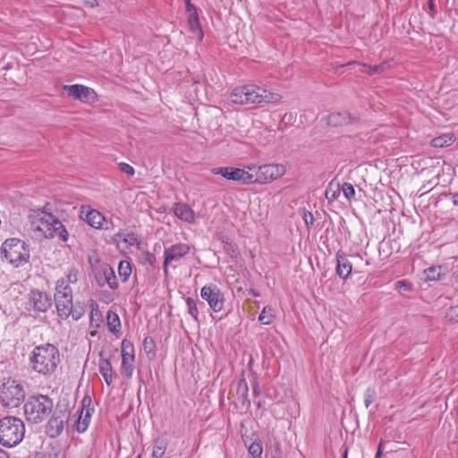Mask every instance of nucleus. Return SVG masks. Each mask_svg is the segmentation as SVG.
Segmentation results:
<instances>
[{
	"instance_id": "nucleus-1",
	"label": "nucleus",
	"mask_w": 458,
	"mask_h": 458,
	"mask_svg": "<svg viewBox=\"0 0 458 458\" xmlns=\"http://www.w3.org/2000/svg\"><path fill=\"white\" fill-rule=\"evenodd\" d=\"M31 369L42 376L53 374L60 362L59 350L51 344L34 347L30 358Z\"/></svg>"
},
{
	"instance_id": "nucleus-2",
	"label": "nucleus",
	"mask_w": 458,
	"mask_h": 458,
	"mask_svg": "<svg viewBox=\"0 0 458 458\" xmlns=\"http://www.w3.org/2000/svg\"><path fill=\"white\" fill-rule=\"evenodd\" d=\"M54 298L57 315L62 319H67L72 316V319L77 321L84 315L85 309L82 305L80 303L73 305L72 290L64 278L57 280Z\"/></svg>"
},
{
	"instance_id": "nucleus-3",
	"label": "nucleus",
	"mask_w": 458,
	"mask_h": 458,
	"mask_svg": "<svg viewBox=\"0 0 458 458\" xmlns=\"http://www.w3.org/2000/svg\"><path fill=\"white\" fill-rule=\"evenodd\" d=\"M229 98L232 103L239 105L277 103L281 99V95L256 85H244L235 88Z\"/></svg>"
},
{
	"instance_id": "nucleus-4",
	"label": "nucleus",
	"mask_w": 458,
	"mask_h": 458,
	"mask_svg": "<svg viewBox=\"0 0 458 458\" xmlns=\"http://www.w3.org/2000/svg\"><path fill=\"white\" fill-rule=\"evenodd\" d=\"M53 407V400L48 395L36 394L29 397L23 409L27 420L38 424L50 415Z\"/></svg>"
},
{
	"instance_id": "nucleus-5",
	"label": "nucleus",
	"mask_w": 458,
	"mask_h": 458,
	"mask_svg": "<svg viewBox=\"0 0 458 458\" xmlns=\"http://www.w3.org/2000/svg\"><path fill=\"white\" fill-rule=\"evenodd\" d=\"M25 425L21 419L7 416L0 420V445L13 447L24 437Z\"/></svg>"
},
{
	"instance_id": "nucleus-6",
	"label": "nucleus",
	"mask_w": 458,
	"mask_h": 458,
	"mask_svg": "<svg viewBox=\"0 0 458 458\" xmlns=\"http://www.w3.org/2000/svg\"><path fill=\"white\" fill-rule=\"evenodd\" d=\"M1 254L2 257L15 267L23 266L30 259L28 245L17 238L5 240L1 247Z\"/></svg>"
},
{
	"instance_id": "nucleus-7",
	"label": "nucleus",
	"mask_w": 458,
	"mask_h": 458,
	"mask_svg": "<svg viewBox=\"0 0 458 458\" xmlns=\"http://www.w3.org/2000/svg\"><path fill=\"white\" fill-rule=\"evenodd\" d=\"M25 397L23 386L8 378L0 386V403L5 407H18Z\"/></svg>"
},
{
	"instance_id": "nucleus-8",
	"label": "nucleus",
	"mask_w": 458,
	"mask_h": 458,
	"mask_svg": "<svg viewBox=\"0 0 458 458\" xmlns=\"http://www.w3.org/2000/svg\"><path fill=\"white\" fill-rule=\"evenodd\" d=\"M252 171V183L264 184L281 177L284 173V167L282 165L268 164L260 166H248Z\"/></svg>"
},
{
	"instance_id": "nucleus-9",
	"label": "nucleus",
	"mask_w": 458,
	"mask_h": 458,
	"mask_svg": "<svg viewBox=\"0 0 458 458\" xmlns=\"http://www.w3.org/2000/svg\"><path fill=\"white\" fill-rule=\"evenodd\" d=\"M200 297L208 302L209 309L218 313L225 304V297L221 289L215 284H208L200 289Z\"/></svg>"
},
{
	"instance_id": "nucleus-10",
	"label": "nucleus",
	"mask_w": 458,
	"mask_h": 458,
	"mask_svg": "<svg viewBox=\"0 0 458 458\" xmlns=\"http://www.w3.org/2000/svg\"><path fill=\"white\" fill-rule=\"evenodd\" d=\"M91 398L89 395L84 396L81 401V409L78 410L72 419L71 418L70 420L74 422L76 430L79 433L85 432L89 425L91 416L94 412V407L91 406Z\"/></svg>"
},
{
	"instance_id": "nucleus-11",
	"label": "nucleus",
	"mask_w": 458,
	"mask_h": 458,
	"mask_svg": "<svg viewBox=\"0 0 458 458\" xmlns=\"http://www.w3.org/2000/svg\"><path fill=\"white\" fill-rule=\"evenodd\" d=\"M70 420V416L66 415V408H57L47 424L46 433L51 438L59 437L64 430V423Z\"/></svg>"
},
{
	"instance_id": "nucleus-12",
	"label": "nucleus",
	"mask_w": 458,
	"mask_h": 458,
	"mask_svg": "<svg viewBox=\"0 0 458 458\" xmlns=\"http://www.w3.org/2000/svg\"><path fill=\"white\" fill-rule=\"evenodd\" d=\"M52 306V298L47 293L32 290L30 293L27 309L34 312H47Z\"/></svg>"
},
{
	"instance_id": "nucleus-13",
	"label": "nucleus",
	"mask_w": 458,
	"mask_h": 458,
	"mask_svg": "<svg viewBox=\"0 0 458 458\" xmlns=\"http://www.w3.org/2000/svg\"><path fill=\"white\" fill-rule=\"evenodd\" d=\"M190 251V246L185 243L174 244L169 248H165L164 251V273L167 276V267L173 261H178Z\"/></svg>"
},
{
	"instance_id": "nucleus-14",
	"label": "nucleus",
	"mask_w": 458,
	"mask_h": 458,
	"mask_svg": "<svg viewBox=\"0 0 458 458\" xmlns=\"http://www.w3.org/2000/svg\"><path fill=\"white\" fill-rule=\"evenodd\" d=\"M64 90L72 98L82 102L93 101L96 98V93L92 89L81 84L64 86Z\"/></svg>"
},
{
	"instance_id": "nucleus-15",
	"label": "nucleus",
	"mask_w": 458,
	"mask_h": 458,
	"mask_svg": "<svg viewBox=\"0 0 458 458\" xmlns=\"http://www.w3.org/2000/svg\"><path fill=\"white\" fill-rule=\"evenodd\" d=\"M95 279L100 287L106 284L110 289L116 290L119 286L114 269L107 264L101 266L98 274L95 273Z\"/></svg>"
},
{
	"instance_id": "nucleus-16",
	"label": "nucleus",
	"mask_w": 458,
	"mask_h": 458,
	"mask_svg": "<svg viewBox=\"0 0 458 458\" xmlns=\"http://www.w3.org/2000/svg\"><path fill=\"white\" fill-rule=\"evenodd\" d=\"M172 210L180 220L185 223L194 224L196 222L195 212L186 203L175 202L173 205Z\"/></svg>"
},
{
	"instance_id": "nucleus-17",
	"label": "nucleus",
	"mask_w": 458,
	"mask_h": 458,
	"mask_svg": "<svg viewBox=\"0 0 458 458\" xmlns=\"http://www.w3.org/2000/svg\"><path fill=\"white\" fill-rule=\"evenodd\" d=\"M81 216L95 229H107L104 226L106 222V217L96 209L81 210Z\"/></svg>"
},
{
	"instance_id": "nucleus-18",
	"label": "nucleus",
	"mask_w": 458,
	"mask_h": 458,
	"mask_svg": "<svg viewBox=\"0 0 458 458\" xmlns=\"http://www.w3.org/2000/svg\"><path fill=\"white\" fill-rule=\"evenodd\" d=\"M359 118L352 115L349 112H335L331 113L327 117V123L331 126H342L357 123Z\"/></svg>"
},
{
	"instance_id": "nucleus-19",
	"label": "nucleus",
	"mask_w": 458,
	"mask_h": 458,
	"mask_svg": "<svg viewBox=\"0 0 458 458\" xmlns=\"http://www.w3.org/2000/svg\"><path fill=\"white\" fill-rule=\"evenodd\" d=\"M46 211H41L37 215L38 218L32 221V229L38 232H40L41 234L47 239L54 238V231L52 229H48V225H50V219L45 217Z\"/></svg>"
},
{
	"instance_id": "nucleus-20",
	"label": "nucleus",
	"mask_w": 458,
	"mask_h": 458,
	"mask_svg": "<svg viewBox=\"0 0 458 458\" xmlns=\"http://www.w3.org/2000/svg\"><path fill=\"white\" fill-rule=\"evenodd\" d=\"M352 266L345 253L338 250L336 253V274L339 277L346 279L352 273Z\"/></svg>"
},
{
	"instance_id": "nucleus-21",
	"label": "nucleus",
	"mask_w": 458,
	"mask_h": 458,
	"mask_svg": "<svg viewBox=\"0 0 458 458\" xmlns=\"http://www.w3.org/2000/svg\"><path fill=\"white\" fill-rule=\"evenodd\" d=\"M100 360L98 362V370L101 376L104 377L105 382L107 386H111L113 383L114 376H116L113 372L111 362L108 359L103 357V352L99 353Z\"/></svg>"
},
{
	"instance_id": "nucleus-22",
	"label": "nucleus",
	"mask_w": 458,
	"mask_h": 458,
	"mask_svg": "<svg viewBox=\"0 0 458 458\" xmlns=\"http://www.w3.org/2000/svg\"><path fill=\"white\" fill-rule=\"evenodd\" d=\"M227 180L241 182L242 184H251V173L242 168L230 167L229 176Z\"/></svg>"
},
{
	"instance_id": "nucleus-23",
	"label": "nucleus",
	"mask_w": 458,
	"mask_h": 458,
	"mask_svg": "<svg viewBox=\"0 0 458 458\" xmlns=\"http://www.w3.org/2000/svg\"><path fill=\"white\" fill-rule=\"evenodd\" d=\"M188 26L191 33H193L199 40L203 38L204 33L199 22L198 12L187 13Z\"/></svg>"
},
{
	"instance_id": "nucleus-24",
	"label": "nucleus",
	"mask_w": 458,
	"mask_h": 458,
	"mask_svg": "<svg viewBox=\"0 0 458 458\" xmlns=\"http://www.w3.org/2000/svg\"><path fill=\"white\" fill-rule=\"evenodd\" d=\"M446 272L447 269L444 266H432L424 271L426 279L428 281L440 280L446 275Z\"/></svg>"
},
{
	"instance_id": "nucleus-25",
	"label": "nucleus",
	"mask_w": 458,
	"mask_h": 458,
	"mask_svg": "<svg viewBox=\"0 0 458 458\" xmlns=\"http://www.w3.org/2000/svg\"><path fill=\"white\" fill-rule=\"evenodd\" d=\"M114 242H116L119 247L121 244H124L125 247L132 246L138 243V238L134 233H124L119 232L114 234Z\"/></svg>"
},
{
	"instance_id": "nucleus-26",
	"label": "nucleus",
	"mask_w": 458,
	"mask_h": 458,
	"mask_svg": "<svg viewBox=\"0 0 458 458\" xmlns=\"http://www.w3.org/2000/svg\"><path fill=\"white\" fill-rule=\"evenodd\" d=\"M107 327L111 333L117 334L121 329V320L118 314L109 310L106 314Z\"/></svg>"
},
{
	"instance_id": "nucleus-27",
	"label": "nucleus",
	"mask_w": 458,
	"mask_h": 458,
	"mask_svg": "<svg viewBox=\"0 0 458 458\" xmlns=\"http://www.w3.org/2000/svg\"><path fill=\"white\" fill-rule=\"evenodd\" d=\"M168 443L165 439L157 438L154 441L151 458H162L165 454Z\"/></svg>"
},
{
	"instance_id": "nucleus-28",
	"label": "nucleus",
	"mask_w": 458,
	"mask_h": 458,
	"mask_svg": "<svg viewBox=\"0 0 458 458\" xmlns=\"http://www.w3.org/2000/svg\"><path fill=\"white\" fill-rule=\"evenodd\" d=\"M122 360H134V346L129 340L123 339L121 346Z\"/></svg>"
},
{
	"instance_id": "nucleus-29",
	"label": "nucleus",
	"mask_w": 458,
	"mask_h": 458,
	"mask_svg": "<svg viewBox=\"0 0 458 458\" xmlns=\"http://www.w3.org/2000/svg\"><path fill=\"white\" fill-rule=\"evenodd\" d=\"M236 394L239 399H242V402H248L250 403V400L248 399L249 394V386L245 378H241L237 384Z\"/></svg>"
},
{
	"instance_id": "nucleus-30",
	"label": "nucleus",
	"mask_w": 458,
	"mask_h": 458,
	"mask_svg": "<svg viewBox=\"0 0 458 458\" xmlns=\"http://www.w3.org/2000/svg\"><path fill=\"white\" fill-rule=\"evenodd\" d=\"M118 274L121 280L126 282L131 274V266L128 260H121L118 266Z\"/></svg>"
},
{
	"instance_id": "nucleus-31",
	"label": "nucleus",
	"mask_w": 458,
	"mask_h": 458,
	"mask_svg": "<svg viewBox=\"0 0 458 458\" xmlns=\"http://www.w3.org/2000/svg\"><path fill=\"white\" fill-rule=\"evenodd\" d=\"M143 350L149 360H153L156 356V344L152 337L146 336L143 340Z\"/></svg>"
},
{
	"instance_id": "nucleus-32",
	"label": "nucleus",
	"mask_w": 458,
	"mask_h": 458,
	"mask_svg": "<svg viewBox=\"0 0 458 458\" xmlns=\"http://www.w3.org/2000/svg\"><path fill=\"white\" fill-rule=\"evenodd\" d=\"M454 141L453 136L444 134L439 137H436L431 140V146L434 148H444L450 146Z\"/></svg>"
},
{
	"instance_id": "nucleus-33",
	"label": "nucleus",
	"mask_w": 458,
	"mask_h": 458,
	"mask_svg": "<svg viewBox=\"0 0 458 458\" xmlns=\"http://www.w3.org/2000/svg\"><path fill=\"white\" fill-rule=\"evenodd\" d=\"M274 310L271 307H264L259 316V321L263 325H270L274 320Z\"/></svg>"
},
{
	"instance_id": "nucleus-34",
	"label": "nucleus",
	"mask_w": 458,
	"mask_h": 458,
	"mask_svg": "<svg viewBox=\"0 0 458 458\" xmlns=\"http://www.w3.org/2000/svg\"><path fill=\"white\" fill-rule=\"evenodd\" d=\"M362 66L364 67V72H367V73H369L370 75H374V74L381 73L389 65H388L387 62H383V63H381L379 64H376V65H369V64H362Z\"/></svg>"
},
{
	"instance_id": "nucleus-35",
	"label": "nucleus",
	"mask_w": 458,
	"mask_h": 458,
	"mask_svg": "<svg viewBox=\"0 0 458 458\" xmlns=\"http://www.w3.org/2000/svg\"><path fill=\"white\" fill-rule=\"evenodd\" d=\"M187 306L188 314L196 321L199 322V309L195 300L191 297H188L185 300Z\"/></svg>"
},
{
	"instance_id": "nucleus-36",
	"label": "nucleus",
	"mask_w": 458,
	"mask_h": 458,
	"mask_svg": "<svg viewBox=\"0 0 458 458\" xmlns=\"http://www.w3.org/2000/svg\"><path fill=\"white\" fill-rule=\"evenodd\" d=\"M262 452L263 447L259 440L253 441L248 447L250 458H261Z\"/></svg>"
},
{
	"instance_id": "nucleus-37",
	"label": "nucleus",
	"mask_w": 458,
	"mask_h": 458,
	"mask_svg": "<svg viewBox=\"0 0 458 458\" xmlns=\"http://www.w3.org/2000/svg\"><path fill=\"white\" fill-rule=\"evenodd\" d=\"M62 454V448L59 445H50L49 451L46 453H39L37 454L38 458H60Z\"/></svg>"
},
{
	"instance_id": "nucleus-38",
	"label": "nucleus",
	"mask_w": 458,
	"mask_h": 458,
	"mask_svg": "<svg viewBox=\"0 0 458 458\" xmlns=\"http://www.w3.org/2000/svg\"><path fill=\"white\" fill-rule=\"evenodd\" d=\"M134 360H122V365H121V373L126 377L131 378L133 374L134 366H133Z\"/></svg>"
},
{
	"instance_id": "nucleus-39",
	"label": "nucleus",
	"mask_w": 458,
	"mask_h": 458,
	"mask_svg": "<svg viewBox=\"0 0 458 458\" xmlns=\"http://www.w3.org/2000/svg\"><path fill=\"white\" fill-rule=\"evenodd\" d=\"M340 193L339 184H337L334 189L333 183L330 182L326 190V198L329 202H333L338 199Z\"/></svg>"
},
{
	"instance_id": "nucleus-40",
	"label": "nucleus",
	"mask_w": 458,
	"mask_h": 458,
	"mask_svg": "<svg viewBox=\"0 0 458 458\" xmlns=\"http://www.w3.org/2000/svg\"><path fill=\"white\" fill-rule=\"evenodd\" d=\"M55 225H57V227H55V237H58L60 240L66 242L68 240V236H69V233H68L66 228L64 227V225L62 224L61 221H59L58 223H55Z\"/></svg>"
},
{
	"instance_id": "nucleus-41",
	"label": "nucleus",
	"mask_w": 458,
	"mask_h": 458,
	"mask_svg": "<svg viewBox=\"0 0 458 458\" xmlns=\"http://www.w3.org/2000/svg\"><path fill=\"white\" fill-rule=\"evenodd\" d=\"M377 395L376 389L374 387H368L364 392V404L366 408H369L371 403L375 401Z\"/></svg>"
},
{
	"instance_id": "nucleus-42",
	"label": "nucleus",
	"mask_w": 458,
	"mask_h": 458,
	"mask_svg": "<svg viewBox=\"0 0 458 458\" xmlns=\"http://www.w3.org/2000/svg\"><path fill=\"white\" fill-rule=\"evenodd\" d=\"M342 191H343L344 196L345 197V199L347 200H351L353 199V197L355 195V190L352 183L344 182L342 185Z\"/></svg>"
},
{
	"instance_id": "nucleus-43",
	"label": "nucleus",
	"mask_w": 458,
	"mask_h": 458,
	"mask_svg": "<svg viewBox=\"0 0 458 458\" xmlns=\"http://www.w3.org/2000/svg\"><path fill=\"white\" fill-rule=\"evenodd\" d=\"M79 271L75 267H71L67 273L66 278L67 281L65 283L70 285V284H75L78 282Z\"/></svg>"
},
{
	"instance_id": "nucleus-44",
	"label": "nucleus",
	"mask_w": 458,
	"mask_h": 458,
	"mask_svg": "<svg viewBox=\"0 0 458 458\" xmlns=\"http://www.w3.org/2000/svg\"><path fill=\"white\" fill-rule=\"evenodd\" d=\"M230 167L231 166L215 167L211 169V173L215 175L220 174L224 178L227 179V176H229Z\"/></svg>"
},
{
	"instance_id": "nucleus-45",
	"label": "nucleus",
	"mask_w": 458,
	"mask_h": 458,
	"mask_svg": "<svg viewBox=\"0 0 458 458\" xmlns=\"http://www.w3.org/2000/svg\"><path fill=\"white\" fill-rule=\"evenodd\" d=\"M118 166L122 172L127 174L130 176H132L135 174L134 168L127 163H119Z\"/></svg>"
},
{
	"instance_id": "nucleus-46",
	"label": "nucleus",
	"mask_w": 458,
	"mask_h": 458,
	"mask_svg": "<svg viewBox=\"0 0 458 458\" xmlns=\"http://www.w3.org/2000/svg\"><path fill=\"white\" fill-rule=\"evenodd\" d=\"M303 220L306 224V226L308 228L311 227L313 225H314V222H315V218H314V216L311 212L310 211H303Z\"/></svg>"
},
{
	"instance_id": "nucleus-47",
	"label": "nucleus",
	"mask_w": 458,
	"mask_h": 458,
	"mask_svg": "<svg viewBox=\"0 0 458 458\" xmlns=\"http://www.w3.org/2000/svg\"><path fill=\"white\" fill-rule=\"evenodd\" d=\"M45 217L50 219V225H48V229H52L55 232V227H57V225H55V223H58L60 220L50 213H45Z\"/></svg>"
},
{
	"instance_id": "nucleus-48",
	"label": "nucleus",
	"mask_w": 458,
	"mask_h": 458,
	"mask_svg": "<svg viewBox=\"0 0 458 458\" xmlns=\"http://www.w3.org/2000/svg\"><path fill=\"white\" fill-rule=\"evenodd\" d=\"M143 260L145 263L150 265V266H153L154 263L156 262V257L154 254L148 252V251H146L144 254H143Z\"/></svg>"
},
{
	"instance_id": "nucleus-49",
	"label": "nucleus",
	"mask_w": 458,
	"mask_h": 458,
	"mask_svg": "<svg viewBox=\"0 0 458 458\" xmlns=\"http://www.w3.org/2000/svg\"><path fill=\"white\" fill-rule=\"evenodd\" d=\"M447 317L452 320L458 319V305L453 306L449 309Z\"/></svg>"
},
{
	"instance_id": "nucleus-50",
	"label": "nucleus",
	"mask_w": 458,
	"mask_h": 458,
	"mask_svg": "<svg viewBox=\"0 0 458 458\" xmlns=\"http://www.w3.org/2000/svg\"><path fill=\"white\" fill-rule=\"evenodd\" d=\"M395 288L398 290L404 289L410 291L411 289V285L406 281H397L395 283Z\"/></svg>"
},
{
	"instance_id": "nucleus-51",
	"label": "nucleus",
	"mask_w": 458,
	"mask_h": 458,
	"mask_svg": "<svg viewBox=\"0 0 458 458\" xmlns=\"http://www.w3.org/2000/svg\"><path fill=\"white\" fill-rule=\"evenodd\" d=\"M252 392H253V395L255 397H258L260 394L259 385V382H258L257 378L253 379V382H252Z\"/></svg>"
},
{
	"instance_id": "nucleus-52",
	"label": "nucleus",
	"mask_w": 458,
	"mask_h": 458,
	"mask_svg": "<svg viewBox=\"0 0 458 458\" xmlns=\"http://www.w3.org/2000/svg\"><path fill=\"white\" fill-rule=\"evenodd\" d=\"M186 5V13H191L193 12H198L197 7L191 3V0H184Z\"/></svg>"
},
{
	"instance_id": "nucleus-53",
	"label": "nucleus",
	"mask_w": 458,
	"mask_h": 458,
	"mask_svg": "<svg viewBox=\"0 0 458 458\" xmlns=\"http://www.w3.org/2000/svg\"><path fill=\"white\" fill-rule=\"evenodd\" d=\"M428 9L430 11V16L431 17H435V14H436L437 11H436V5H435L434 0H428Z\"/></svg>"
},
{
	"instance_id": "nucleus-54",
	"label": "nucleus",
	"mask_w": 458,
	"mask_h": 458,
	"mask_svg": "<svg viewBox=\"0 0 458 458\" xmlns=\"http://www.w3.org/2000/svg\"><path fill=\"white\" fill-rule=\"evenodd\" d=\"M384 450V441L380 440L375 458H380Z\"/></svg>"
},
{
	"instance_id": "nucleus-55",
	"label": "nucleus",
	"mask_w": 458,
	"mask_h": 458,
	"mask_svg": "<svg viewBox=\"0 0 458 458\" xmlns=\"http://www.w3.org/2000/svg\"><path fill=\"white\" fill-rule=\"evenodd\" d=\"M83 4L89 8L98 5V2L97 0H83Z\"/></svg>"
},
{
	"instance_id": "nucleus-56",
	"label": "nucleus",
	"mask_w": 458,
	"mask_h": 458,
	"mask_svg": "<svg viewBox=\"0 0 458 458\" xmlns=\"http://www.w3.org/2000/svg\"><path fill=\"white\" fill-rule=\"evenodd\" d=\"M452 200L455 206H458V192L452 194Z\"/></svg>"
},
{
	"instance_id": "nucleus-57",
	"label": "nucleus",
	"mask_w": 458,
	"mask_h": 458,
	"mask_svg": "<svg viewBox=\"0 0 458 458\" xmlns=\"http://www.w3.org/2000/svg\"><path fill=\"white\" fill-rule=\"evenodd\" d=\"M0 458H9L8 454L0 448Z\"/></svg>"
},
{
	"instance_id": "nucleus-58",
	"label": "nucleus",
	"mask_w": 458,
	"mask_h": 458,
	"mask_svg": "<svg viewBox=\"0 0 458 458\" xmlns=\"http://www.w3.org/2000/svg\"><path fill=\"white\" fill-rule=\"evenodd\" d=\"M250 293L255 297H259L260 295L259 293L255 290H250Z\"/></svg>"
},
{
	"instance_id": "nucleus-59",
	"label": "nucleus",
	"mask_w": 458,
	"mask_h": 458,
	"mask_svg": "<svg viewBox=\"0 0 458 458\" xmlns=\"http://www.w3.org/2000/svg\"><path fill=\"white\" fill-rule=\"evenodd\" d=\"M347 454H348V450H347V448H345V450L343 454V458H347Z\"/></svg>"
},
{
	"instance_id": "nucleus-60",
	"label": "nucleus",
	"mask_w": 458,
	"mask_h": 458,
	"mask_svg": "<svg viewBox=\"0 0 458 458\" xmlns=\"http://www.w3.org/2000/svg\"><path fill=\"white\" fill-rule=\"evenodd\" d=\"M455 413H456V416L458 417V408L456 409V412Z\"/></svg>"
},
{
	"instance_id": "nucleus-61",
	"label": "nucleus",
	"mask_w": 458,
	"mask_h": 458,
	"mask_svg": "<svg viewBox=\"0 0 458 458\" xmlns=\"http://www.w3.org/2000/svg\"><path fill=\"white\" fill-rule=\"evenodd\" d=\"M457 280H458V275H457Z\"/></svg>"
},
{
	"instance_id": "nucleus-62",
	"label": "nucleus",
	"mask_w": 458,
	"mask_h": 458,
	"mask_svg": "<svg viewBox=\"0 0 458 458\" xmlns=\"http://www.w3.org/2000/svg\"><path fill=\"white\" fill-rule=\"evenodd\" d=\"M138 458H140V456H139Z\"/></svg>"
}]
</instances>
